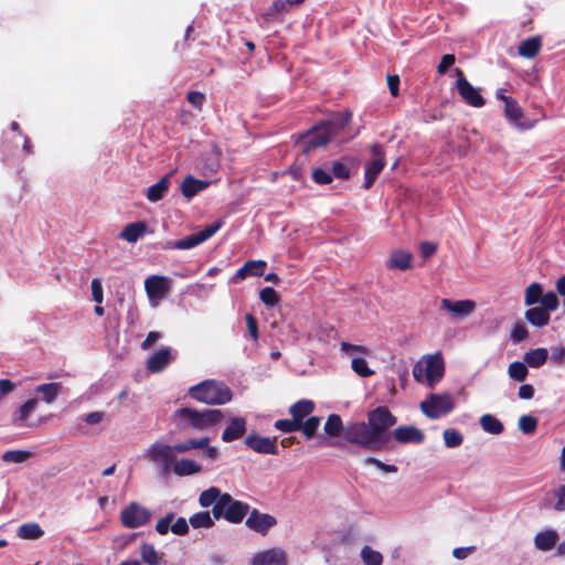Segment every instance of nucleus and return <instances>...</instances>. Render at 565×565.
<instances>
[{"label":"nucleus","instance_id":"nucleus-17","mask_svg":"<svg viewBox=\"0 0 565 565\" xmlns=\"http://www.w3.org/2000/svg\"><path fill=\"white\" fill-rule=\"evenodd\" d=\"M266 265L267 264L265 260H248L237 269V271L231 278V281L237 284L238 281L244 280L249 276H263Z\"/></svg>","mask_w":565,"mask_h":565},{"label":"nucleus","instance_id":"nucleus-49","mask_svg":"<svg viewBox=\"0 0 565 565\" xmlns=\"http://www.w3.org/2000/svg\"><path fill=\"white\" fill-rule=\"evenodd\" d=\"M444 443L449 448L459 447L462 441V435L456 429H446L443 433Z\"/></svg>","mask_w":565,"mask_h":565},{"label":"nucleus","instance_id":"nucleus-36","mask_svg":"<svg viewBox=\"0 0 565 565\" xmlns=\"http://www.w3.org/2000/svg\"><path fill=\"white\" fill-rule=\"evenodd\" d=\"M210 441V437H203L200 439L189 438L182 443L175 444V449L178 454H184L196 448L203 449L209 446Z\"/></svg>","mask_w":565,"mask_h":565},{"label":"nucleus","instance_id":"nucleus-58","mask_svg":"<svg viewBox=\"0 0 565 565\" xmlns=\"http://www.w3.org/2000/svg\"><path fill=\"white\" fill-rule=\"evenodd\" d=\"M245 320H246V327H247V331H248L249 335L252 337V339L254 341H257L258 340V322H257V319L252 313H247L245 316Z\"/></svg>","mask_w":565,"mask_h":565},{"label":"nucleus","instance_id":"nucleus-40","mask_svg":"<svg viewBox=\"0 0 565 565\" xmlns=\"http://www.w3.org/2000/svg\"><path fill=\"white\" fill-rule=\"evenodd\" d=\"M526 365L527 364L525 362H512L508 367L509 376L514 381L523 382L529 374Z\"/></svg>","mask_w":565,"mask_h":565},{"label":"nucleus","instance_id":"nucleus-61","mask_svg":"<svg viewBox=\"0 0 565 565\" xmlns=\"http://www.w3.org/2000/svg\"><path fill=\"white\" fill-rule=\"evenodd\" d=\"M455 62L456 57L454 54H445L437 66L438 74H445L447 70L455 64Z\"/></svg>","mask_w":565,"mask_h":565},{"label":"nucleus","instance_id":"nucleus-4","mask_svg":"<svg viewBox=\"0 0 565 565\" xmlns=\"http://www.w3.org/2000/svg\"><path fill=\"white\" fill-rule=\"evenodd\" d=\"M445 375V361L440 352L423 356L413 367V376L417 382L425 377L428 387L434 388Z\"/></svg>","mask_w":565,"mask_h":565},{"label":"nucleus","instance_id":"nucleus-41","mask_svg":"<svg viewBox=\"0 0 565 565\" xmlns=\"http://www.w3.org/2000/svg\"><path fill=\"white\" fill-rule=\"evenodd\" d=\"M319 425L320 417L310 416L306 420L301 422L299 430L303 434L306 439H312L317 434Z\"/></svg>","mask_w":565,"mask_h":565},{"label":"nucleus","instance_id":"nucleus-19","mask_svg":"<svg viewBox=\"0 0 565 565\" xmlns=\"http://www.w3.org/2000/svg\"><path fill=\"white\" fill-rule=\"evenodd\" d=\"M413 255L403 249L393 250L386 260V268L390 270H407L412 268Z\"/></svg>","mask_w":565,"mask_h":565},{"label":"nucleus","instance_id":"nucleus-57","mask_svg":"<svg viewBox=\"0 0 565 565\" xmlns=\"http://www.w3.org/2000/svg\"><path fill=\"white\" fill-rule=\"evenodd\" d=\"M173 519H174V513L173 512L167 513L164 518L160 519L157 522L156 531L160 535H166L168 533L169 529H170V524L173 521Z\"/></svg>","mask_w":565,"mask_h":565},{"label":"nucleus","instance_id":"nucleus-38","mask_svg":"<svg viewBox=\"0 0 565 565\" xmlns=\"http://www.w3.org/2000/svg\"><path fill=\"white\" fill-rule=\"evenodd\" d=\"M223 493L216 487H210L209 489L201 492L199 497V503L202 508H207L217 502Z\"/></svg>","mask_w":565,"mask_h":565},{"label":"nucleus","instance_id":"nucleus-44","mask_svg":"<svg viewBox=\"0 0 565 565\" xmlns=\"http://www.w3.org/2000/svg\"><path fill=\"white\" fill-rule=\"evenodd\" d=\"M141 558L148 565H159L160 556L156 551L154 546L148 543H143L140 550Z\"/></svg>","mask_w":565,"mask_h":565},{"label":"nucleus","instance_id":"nucleus-34","mask_svg":"<svg viewBox=\"0 0 565 565\" xmlns=\"http://www.w3.org/2000/svg\"><path fill=\"white\" fill-rule=\"evenodd\" d=\"M525 319L534 327L542 328L550 322V313L539 307L525 311Z\"/></svg>","mask_w":565,"mask_h":565},{"label":"nucleus","instance_id":"nucleus-29","mask_svg":"<svg viewBox=\"0 0 565 565\" xmlns=\"http://www.w3.org/2000/svg\"><path fill=\"white\" fill-rule=\"evenodd\" d=\"M38 406V399L30 398L18 411L12 414V424L15 426H23L30 414L35 411Z\"/></svg>","mask_w":565,"mask_h":565},{"label":"nucleus","instance_id":"nucleus-2","mask_svg":"<svg viewBox=\"0 0 565 565\" xmlns=\"http://www.w3.org/2000/svg\"><path fill=\"white\" fill-rule=\"evenodd\" d=\"M352 114L350 111L339 113L332 119L322 121L306 134L300 135L297 145L301 148L302 153L327 146L332 138L342 132L350 124Z\"/></svg>","mask_w":565,"mask_h":565},{"label":"nucleus","instance_id":"nucleus-27","mask_svg":"<svg viewBox=\"0 0 565 565\" xmlns=\"http://www.w3.org/2000/svg\"><path fill=\"white\" fill-rule=\"evenodd\" d=\"M207 186V182L198 180L192 175H186L181 183V192L183 196L191 199Z\"/></svg>","mask_w":565,"mask_h":565},{"label":"nucleus","instance_id":"nucleus-7","mask_svg":"<svg viewBox=\"0 0 565 565\" xmlns=\"http://www.w3.org/2000/svg\"><path fill=\"white\" fill-rule=\"evenodd\" d=\"M222 226V221L217 220L204 227L199 233L189 235L178 241H168L164 249H190L211 238Z\"/></svg>","mask_w":565,"mask_h":565},{"label":"nucleus","instance_id":"nucleus-26","mask_svg":"<svg viewBox=\"0 0 565 565\" xmlns=\"http://www.w3.org/2000/svg\"><path fill=\"white\" fill-rule=\"evenodd\" d=\"M542 40L539 35L531 36L522 41L518 52L522 57L534 58L541 51Z\"/></svg>","mask_w":565,"mask_h":565},{"label":"nucleus","instance_id":"nucleus-63","mask_svg":"<svg viewBox=\"0 0 565 565\" xmlns=\"http://www.w3.org/2000/svg\"><path fill=\"white\" fill-rule=\"evenodd\" d=\"M551 360L558 365L563 364L565 361V348H554L552 351Z\"/></svg>","mask_w":565,"mask_h":565},{"label":"nucleus","instance_id":"nucleus-64","mask_svg":"<svg viewBox=\"0 0 565 565\" xmlns=\"http://www.w3.org/2000/svg\"><path fill=\"white\" fill-rule=\"evenodd\" d=\"M557 501L555 503V509L557 511L565 510V486H562L556 491Z\"/></svg>","mask_w":565,"mask_h":565},{"label":"nucleus","instance_id":"nucleus-3","mask_svg":"<svg viewBox=\"0 0 565 565\" xmlns=\"http://www.w3.org/2000/svg\"><path fill=\"white\" fill-rule=\"evenodd\" d=\"M180 430L194 429L205 430L220 424L224 417L220 409L198 411L192 407H181L172 415Z\"/></svg>","mask_w":565,"mask_h":565},{"label":"nucleus","instance_id":"nucleus-13","mask_svg":"<svg viewBox=\"0 0 565 565\" xmlns=\"http://www.w3.org/2000/svg\"><path fill=\"white\" fill-rule=\"evenodd\" d=\"M145 289L150 300H159L170 291L171 280L166 276L151 275L145 280Z\"/></svg>","mask_w":565,"mask_h":565},{"label":"nucleus","instance_id":"nucleus-52","mask_svg":"<svg viewBox=\"0 0 565 565\" xmlns=\"http://www.w3.org/2000/svg\"><path fill=\"white\" fill-rule=\"evenodd\" d=\"M274 427L282 433H294L300 429V425L292 418L278 419L275 422Z\"/></svg>","mask_w":565,"mask_h":565},{"label":"nucleus","instance_id":"nucleus-39","mask_svg":"<svg viewBox=\"0 0 565 565\" xmlns=\"http://www.w3.org/2000/svg\"><path fill=\"white\" fill-rule=\"evenodd\" d=\"M189 523L194 529H201V527L209 529L214 525V520L211 516L209 511H202V512H198V513H194L193 515H191L189 519Z\"/></svg>","mask_w":565,"mask_h":565},{"label":"nucleus","instance_id":"nucleus-53","mask_svg":"<svg viewBox=\"0 0 565 565\" xmlns=\"http://www.w3.org/2000/svg\"><path fill=\"white\" fill-rule=\"evenodd\" d=\"M312 180L317 184L326 185L332 182V174L322 168H316L312 171Z\"/></svg>","mask_w":565,"mask_h":565},{"label":"nucleus","instance_id":"nucleus-55","mask_svg":"<svg viewBox=\"0 0 565 565\" xmlns=\"http://www.w3.org/2000/svg\"><path fill=\"white\" fill-rule=\"evenodd\" d=\"M527 335H529V332H527V329L525 328V326L521 322H516L513 326L510 338L513 342H521V341L525 340L527 338Z\"/></svg>","mask_w":565,"mask_h":565},{"label":"nucleus","instance_id":"nucleus-18","mask_svg":"<svg viewBox=\"0 0 565 565\" xmlns=\"http://www.w3.org/2000/svg\"><path fill=\"white\" fill-rule=\"evenodd\" d=\"M393 437L401 444H422L425 439L424 433L415 426H399L394 429Z\"/></svg>","mask_w":565,"mask_h":565},{"label":"nucleus","instance_id":"nucleus-10","mask_svg":"<svg viewBox=\"0 0 565 565\" xmlns=\"http://www.w3.org/2000/svg\"><path fill=\"white\" fill-rule=\"evenodd\" d=\"M175 454V445L170 446L160 443L152 444L147 450L149 460L159 463L164 472H168L173 467Z\"/></svg>","mask_w":565,"mask_h":565},{"label":"nucleus","instance_id":"nucleus-16","mask_svg":"<svg viewBox=\"0 0 565 565\" xmlns=\"http://www.w3.org/2000/svg\"><path fill=\"white\" fill-rule=\"evenodd\" d=\"M252 565H287V554L281 548L273 547L255 554Z\"/></svg>","mask_w":565,"mask_h":565},{"label":"nucleus","instance_id":"nucleus-8","mask_svg":"<svg viewBox=\"0 0 565 565\" xmlns=\"http://www.w3.org/2000/svg\"><path fill=\"white\" fill-rule=\"evenodd\" d=\"M151 520V512L137 502H131L120 512V522L127 529H136Z\"/></svg>","mask_w":565,"mask_h":565},{"label":"nucleus","instance_id":"nucleus-6","mask_svg":"<svg viewBox=\"0 0 565 565\" xmlns=\"http://www.w3.org/2000/svg\"><path fill=\"white\" fill-rule=\"evenodd\" d=\"M420 411L430 419H437L449 414L455 408L452 396L445 394H430L426 401L419 405Z\"/></svg>","mask_w":565,"mask_h":565},{"label":"nucleus","instance_id":"nucleus-32","mask_svg":"<svg viewBox=\"0 0 565 565\" xmlns=\"http://www.w3.org/2000/svg\"><path fill=\"white\" fill-rule=\"evenodd\" d=\"M557 533L553 530L540 532L534 537V543L537 550L550 551L556 545Z\"/></svg>","mask_w":565,"mask_h":565},{"label":"nucleus","instance_id":"nucleus-37","mask_svg":"<svg viewBox=\"0 0 565 565\" xmlns=\"http://www.w3.org/2000/svg\"><path fill=\"white\" fill-rule=\"evenodd\" d=\"M44 531L38 523H24L18 529V535L24 540H38Z\"/></svg>","mask_w":565,"mask_h":565},{"label":"nucleus","instance_id":"nucleus-9","mask_svg":"<svg viewBox=\"0 0 565 565\" xmlns=\"http://www.w3.org/2000/svg\"><path fill=\"white\" fill-rule=\"evenodd\" d=\"M455 73L457 75L456 87L462 100L467 105L476 108L484 106L486 100L482 97L480 89L473 87L470 84V82L465 77L463 72L460 68H456Z\"/></svg>","mask_w":565,"mask_h":565},{"label":"nucleus","instance_id":"nucleus-50","mask_svg":"<svg viewBox=\"0 0 565 565\" xmlns=\"http://www.w3.org/2000/svg\"><path fill=\"white\" fill-rule=\"evenodd\" d=\"M351 367L362 377H369L374 374V371L369 367L366 360L363 358H354L352 360Z\"/></svg>","mask_w":565,"mask_h":565},{"label":"nucleus","instance_id":"nucleus-51","mask_svg":"<svg viewBox=\"0 0 565 565\" xmlns=\"http://www.w3.org/2000/svg\"><path fill=\"white\" fill-rule=\"evenodd\" d=\"M542 305V309L546 310L548 313L551 311H555L559 306V300L555 292L548 291L545 295H542V298L540 300Z\"/></svg>","mask_w":565,"mask_h":565},{"label":"nucleus","instance_id":"nucleus-46","mask_svg":"<svg viewBox=\"0 0 565 565\" xmlns=\"http://www.w3.org/2000/svg\"><path fill=\"white\" fill-rule=\"evenodd\" d=\"M543 295V288L539 282H532L525 290V305L532 306L537 303Z\"/></svg>","mask_w":565,"mask_h":565},{"label":"nucleus","instance_id":"nucleus-33","mask_svg":"<svg viewBox=\"0 0 565 565\" xmlns=\"http://www.w3.org/2000/svg\"><path fill=\"white\" fill-rule=\"evenodd\" d=\"M169 177L161 178L157 183L150 185L147 190V199L150 202H158L167 194L169 190Z\"/></svg>","mask_w":565,"mask_h":565},{"label":"nucleus","instance_id":"nucleus-15","mask_svg":"<svg viewBox=\"0 0 565 565\" xmlns=\"http://www.w3.org/2000/svg\"><path fill=\"white\" fill-rule=\"evenodd\" d=\"M443 310L449 311L457 319H465L470 316L476 309V302L473 300H451L444 298L440 302Z\"/></svg>","mask_w":565,"mask_h":565},{"label":"nucleus","instance_id":"nucleus-21","mask_svg":"<svg viewBox=\"0 0 565 565\" xmlns=\"http://www.w3.org/2000/svg\"><path fill=\"white\" fill-rule=\"evenodd\" d=\"M171 361V350L170 348H161L157 352H154L151 356H149L147 361V370L150 373H159L166 369V366Z\"/></svg>","mask_w":565,"mask_h":565},{"label":"nucleus","instance_id":"nucleus-45","mask_svg":"<svg viewBox=\"0 0 565 565\" xmlns=\"http://www.w3.org/2000/svg\"><path fill=\"white\" fill-rule=\"evenodd\" d=\"M31 457V452L28 450H7L3 452L1 459L4 462H13V463H21L28 460Z\"/></svg>","mask_w":565,"mask_h":565},{"label":"nucleus","instance_id":"nucleus-62","mask_svg":"<svg viewBox=\"0 0 565 565\" xmlns=\"http://www.w3.org/2000/svg\"><path fill=\"white\" fill-rule=\"evenodd\" d=\"M365 463L366 465H373V466L377 467L379 469H381V470H383L385 472H396L397 471V467L395 465L384 463V462H382L379 459L373 458V457H367L365 459Z\"/></svg>","mask_w":565,"mask_h":565},{"label":"nucleus","instance_id":"nucleus-43","mask_svg":"<svg viewBox=\"0 0 565 565\" xmlns=\"http://www.w3.org/2000/svg\"><path fill=\"white\" fill-rule=\"evenodd\" d=\"M231 501L232 495L227 492H224L221 499L212 505L213 520H220L221 518L225 519L226 505H228Z\"/></svg>","mask_w":565,"mask_h":565},{"label":"nucleus","instance_id":"nucleus-42","mask_svg":"<svg viewBox=\"0 0 565 565\" xmlns=\"http://www.w3.org/2000/svg\"><path fill=\"white\" fill-rule=\"evenodd\" d=\"M361 557L364 565H382L383 556L380 552L373 550L371 546L365 545L361 550Z\"/></svg>","mask_w":565,"mask_h":565},{"label":"nucleus","instance_id":"nucleus-28","mask_svg":"<svg viewBox=\"0 0 565 565\" xmlns=\"http://www.w3.org/2000/svg\"><path fill=\"white\" fill-rule=\"evenodd\" d=\"M172 470L180 477L191 476L201 472L202 466L192 459L182 458L173 465Z\"/></svg>","mask_w":565,"mask_h":565},{"label":"nucleus","instance_id":"nucleus-54","mask_svg":"<svg viewBox=\"0 0 565 565\" xmlns=\"http://www.w3.org/2000/svg\"><path fill=\"white\" fill-rule=\"evenodd\" d=\"M331 172L335 178L341 180H348L351 174L349 167L340 161L332 163Z\"/></svg>","mask_w":565,"mask_h":565},{"label":"nucleus","instance_id":"nucleus-1","mask_svg":"<svg viewBox=\"0 0 565 565\" xmlns=\"http://www.w3.org/2000/svg\"><path fill=\"white\" fill-rule=\"evenodd\" d=\"M397 418L386 406H379L367 413V422H355L343 426L338 414H330L324 423L323 430L329 438L340 435L350 443L363 449L382 451L387 449L391 440L390 429Z\"/></svg>","mask_w":565,"mask_h":565},{"label":"nucleus","instance_id":"nucleus-48","mask_svg":"<svg viewBox=\"0 0 565 565\" xmlns=\"http://www.w3.org/2000/svg\"><path fill=\"white\" fill-rule=\"evenodd\" d=\"M519 429L526 435L533 434L537 427V419L532 415H522L518 422Z\"/></svg>","mask_w":565,"mask_h":565},{"label":"nucleus","instance_id":"nucleus-60","mask_svg":"<svg viewBox=\"0 0 565 565\" xmlns=\"http://www.w3.org/2000/svg\"><path fill=\"white\" fill-rule=\"evenodd\" d=\"M90 287L94 301L97 302L98 305L102 303L104 300V295L100 280L98 278H94L92 280Z\"/></svg>","mask_w":565,"mask_h":565},{"label":"nucleus","instance_id":"nucleus-56","mask_svg":"<svg viewBox=\"0 0 565 565\" xmlns=\"http://www.w3.org/2000/svg\"><path fill=\"white\" fill-rule=\"evenodd\" d=\"M186 100L198 110H201L205 100L203 93L191 90L186 95Z\"/></svg>","mask_w":565,"mask_h":565},{"label":"nucleus","instance_id":"nucleus-31","mask_svg":"<svg viewBox=\"0 0 565 565\" xmlns=\"http://www.w3.org/2000/svg\"><path fill=\"white\" fill-rule=\"evenodd\" d=\"M548 359V351L545 348H537L527 351L524 354V362L533 369H539L546 363Z\"/></svg>","mask_w":565,"mask_h":565},{"label":"nucleus","instance_id":"nucleus-35","mask_svg":"<svg viewBox=\"0 0 565 565\" xmlns=\"http://www.w3.org/2000/svg\"><path fill=\"white\" fill-rule=\"evenodd\" d=\"M480 425L486 433L500 435L504 430L503 424L493 415L484 414L480 417Z\"/></svg>","mask_w":565,"mask_h":565},{"label":"nucleus","instance_id":"nucleus-22","mask_svg":"<svg viewBox=\"0 0 565 565\" xmlns=\"http://www.w3.org/2000/svg\"><path fill=\"white\" fill-rule=\"evenodd\" d=\"M246 431V419L244 417H234L230 425L222 433V440L232 443L244 436Z\"/></svg>","mask_w":565,"mask_h":565},{"label":"nucleus","instance_id":"nucleus-25","mask_svg":"<svg viewBox=\"0 0 565 565\" xmlns=\"http://www.w3.org/2000/svg\"><path fill=\"white\" fill-rule=\"evenodd\" d=\"M505 117L513 124H516L522 129H530L533 125L520 124V119L523 118V110L514 98L505 99L504 105Z\"/></svg>","mask_w":565,"mask_h":565},{"label":"nucleus","instance_id":"nucleus-59","mask_svg":"<svg viewBox=\"0 0 565 565\" xmlns=\"http://www.w3.org/2000/svg\"><path fill=\"white\" fill-rule=\"evenodd\" d=\"M171 531L177 535H186L189 533V524L182 516L178 518L171 525Z\"/></svg>","mask_w":565,"mask_h":565},{"label":"nucleus","instance_id":"nucleus-12","mask_svg":"<svg viewBox=\"0 0 565 565\" xmlns=\"http://www.w3.org/2000/svg\"><path fill=\"white\" fill-rule=\"evenodd\" d=\"M245 524L254 532L266 535L268 531L277 524V520L271 514L262 513L257 509H253L249 511Z\"/></svg>","mask_w":565,"mask_h":565},{"label":"nucleus","instance_id":"nucleus-24","mask_svg":"<svg viewBox=\"0 0 565 565\" xmlns=\"http://www.w3.org/2000/svg\"><path fill=\"white\" fill-rule=\"evenodd\" d=\"M316 408L313 401L311 399H299L289 407V414L291 418L299 425L305 420Z\"/></svg>","mask_w":565,"mask_h":565},{"label":"nucleus","instance_id":"nucleus-5","mask_svg":"<svg viewBox=\"0 0 565 565\" xmlns=\"http://www.w3.org/2000/svg\"><path fill=\"white\" fill-rule=\"evenodd\" d=\"M189 394L193 399L207 405H223L233 397L231 390L226 385L214 381H204L192 386L189 390Z\"/></svg>","mask_w":565,"mask_h":565},{"label":"nucleus","instance_id":"nucleus-11","mask_svg":"<svg viewBox=\"0 0 565 565\" xmlns=\"http://www.w3.org/2000/svg\"><path fill=\"white\" fill-rule=\"evenodd\" d=\"M373 159L365 167L364 171V189H370L375 182L377 175L385 167V152L384 148L380 143H374L371 147Z\"/></svg>","mask_w":565,"mask_h":565},{"label":"nucleus","instance_id":"nucleus-23","mask_svg":"<svg viewBox=\"0 0 565 565\" xmlns=\"http://www.w3.org/2000/svg\"><path fill=\"white\" fill-rule=\"evenodd\" d=\"M148 231V226L146 222L138 221L134 223H128L122 231L119 233V238L128 242L136 243L139 238H141Z\"/></svg>","mask_w":565,"mask_h":565},{"label":"nucleus","instance_id":"nucleus-14","mask_svg":"<svg viewBox=\"0 0 565 565\" xmlns=\"http://www.w3.org/2000/svg\"><path fill=\"white\" fill-rule=\"evenodd\" d=\"M277 437L269 438V437H263L255 433L249 434L246 436L244 443L245 445L254 450L257 454L262 455H277L278 454V447H277Z\"/></svg>","mask_w":565,"mask_h":565},{"label":"nucleus","instance_id":"nucleus-20","mask_svg":"<svg viewBox=\"0 0 565 565\" xmlns=\"http://www.w3.org/2000/svg\"><path fill=\"white\" fill-rule=\"evenodd\" d=\"M249 504L232 498L231 503L226 505L225 520L230 523H241L243 519L249 514Z\"/></svg>","mask_w":565,"mask_h":565},{"label":"nucleus","instance_id":"nucleus-30","mask_svg":"<svg viewBox=\"0 0 565 565\" xmlns=\"http://www.w3.org/2000/svg\"><path fill=\"white\" fill-rule=\"evenodd\" d=\"M63 385L58 382L45 383L36 386L35 392L42 395V399L47 404L53 403L62 392Z\"/></svg>","mask_w":565,"mask_h":565},{"label":"nucleus","instance_id":"nucleus-47","mask_svg":"<svg viewBox=\"0 0 565 565\" xmlns=\"http://www.w3.org/2000/svg\"><path fill=\"white\" fill-rule=\"evenodd\" d=\"M259 298L266 307H274L279 303L280 297L271 287H265L259 292Z\"/></svg>","mask_w":565,"mask_h":565}]
</instances>
